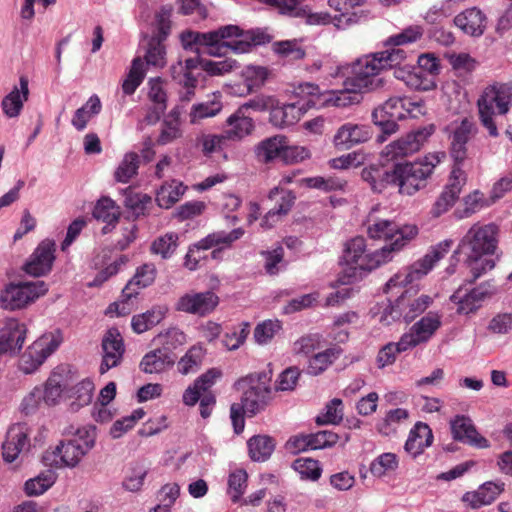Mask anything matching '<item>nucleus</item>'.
<instances>
[{
  "instance_id": "nucleus-57",
  "label": "nucleus",
  "mask_w": 512,
  "mask_h": 512,
  "mask_svg": "<svg viewBox=\"0 0 512 512\" xmlns=\"http://www.w3.org/2000/svg\"><path fill=\"white\" fill-rule=\"evenodd\" d=\"M398 468V458L394 453H383L370 464V472L376 477H383L387 472Z\"/></svg>"
},
{
  "instance_id": "nucleus-61",
  "label": "nucleus",
  "mask_w": 512,
  "mask_h": 512,
  "mask_svg": "<svg viewBox=\"0 0 512 512\" xmlns=\"http://www.w3.org/2000/svg\"><path fill=\"white\" fill-rule=\"evenodd\" d=\"M410 347H404L402 344V337L397 343L390 342L383 346L377 355V364L379 368L392 365L396 361V357L399 353L407 351Z\"/></svg>"
},
{
  "instance_id": "nucleus-29",
  "label": "nucleus",
  "mask_w": 512,
  "mask_h": 512,
  "mask_svg": "<svg viewBox=\"0 0 512 512\" xmlns=\"http://www.w3.org/2000/svg\"><path fill=\"white\" fill-rule=\"evenodd\" d=\"M19 84L20 88L14 87L13 90L3 98L1 103L3 113L9 118L18 117L24 102L28 99V79L25 76H21Z\"/></svg>"
},
{
  "instance_id": "nucleus-45",
  "label": "nucleus",
  "mask_w": 512,
  "mask_h": 512,
  "mask_svg": "<svg viewBox=\"0 0 512 512\" xmlns=\"http://www.w3.org/2000/svg\"><path fill=\"white\" fill-rule=\"evenodd\" d=\"M119 215V208L115 205V202L108 197H103L98 200L93 210V216L96 219L107 223V225L102 229L104 234L110 231L109 225L115 223L118 220Z\"/></svg>"
},
{
  "instance_id": "nucleus-6",
  "label": "nucleus",
  "mask_w": 512,
  "mask_h": 512,
  "mask_svg": "<svg viewBox=\"0 0 512 512\" xmlns=\"http://www.w3.org/2000/svg\"><path fill=\"white\" fill-rule=\"evenodd\" d=\"M512 106V86L508 83L495 82L486 86L477 100L478 116L481 125L491 137H498L499 132L495 116L506 115Z\"/></svg>"
},
{
  "instance_id": "nucleus-40",
  "label": "nucleus",
  "mask_w": 512,
  "mask_h": 512,
  "mask_svg": "<svg viewBox=\"0 0 512 512\" xmlns=\"http://www.w3.org/2000/svg\"><path fill=\"white\" fill-rule=\"evenodd\" d=\"M166 306H154L145 313L133 316L131 326L134 332L141 334L159 324L166 316Z\"/></svg>"
},
{
  "instance_id": "nucleus-63",
  "label": "nucleus",
  "mask_w": 512,
  "mask_h": 512,
  "mask_svg": "<svg viewBox=\"0 0 512 512\" xmlns=\"http://www.w3.org/2000/svg\"><path fill=\"white\" fill-rule=\"evenodd\" d=\"M145 415L143 409H136L131 415L123 417L114 422L110 429V434L114 439L120 438L128 430L132 429L136 422L142 419Z\"/></svg>"
},
{
  "instance_id": "nucleus-3",
  "label": "nucleus",
  "mask_w": 512,
  "mask_h": 512,
  "mask_svg": "<svg viewBox=\"0 0 512 512\" xmlns=\"http://www.w3.org/2000/svg\"><path fill=\"white\" fill-rule=\"evenodd\" d=\"M499 229L493 223H474L460 239L455 254L464 256V263L476 281L495 267L492 255L498 245Z\"/></svg>"
},
{
  "instance_id": "nucleus-21",
  "label": "nucleus",
  "mask_w": 512,
  "mask_h": 512,
  "mask_svg": "<svg viewBox=\"0 0 512 512\" xmlns=\"http://www.w3.org/2000/svg\"><path fill=\"white\" fill-rule=\"evenodd\" d=\"M30 433L31 429L25 423H17L9 428L6 440L2 445V455L6 462L15 461L21 453L29 449Z\"/></svg>"
},
{
  "instance_id": "nucleus-35",
  "label": "nucleus",
  "mask_w": 512,
  "mask_h": 512,
  "mask_svg": "<svg viewBox=\"0 0 512 512\" xmlns=\"http://www.w3.org/2000/svg\"><path fill=\"white\" fill-rule=\"evenodd\" d=\"M361 177L374 191L381 192L388 185H395V167L392 170L371 165L361 172Z\"/></svg>"
},
{
  "instance_id": "nucleus-11",
  "label": "nucleus",
  "mask_w": 512,
  "mask_h": 512,
  "mask_svg": "<svg viewBox=\"0 0 512 512\" xmlns=\"http://www.w3.org/2000/svg\"><path fill=\"white\" fill-rule=\"evenodd\" d=\"M63 341L59 330L48 332L35 340L20 359V370L25 374L35 372L54 353Z\"/></svg>"
},
{
  "instance_id": "nucleus-8",
  "label": "nucleus",
  "mask_w": 512,
  "mask_h": 512,
  "mask_svg": "<svg viewBox=\"0 0 512 512\" xmlns=\"http://www.w3.org/2000/svg\"><path fill=\"white\" fill-rule=\"evenodd\" d=\"M385 250H366V242L363 237H355L347 242L343 259L347 265L346 273L355 279L362 278L364 274L386 264Z\"/></svg>"
},
{
  "instance_id": "nucleus-23",
  "label": "nucleus",
  "mask_w": 512,
  "mask_h": 512,
  "mask_svg": "<svg viewBox=\"0 0 512 512\" xmlns=\"http://www.w3.org/2000/svg\"><path fill=\"white\" fill-rule=\"evenodd\" d=\"M27 328L15 318L5 321L0 330V354L16 355L20 352L26 339Z\"/></svg>"
},
{
  "instance_id": "nucleus-19",
  "label": "nucleus",
  "mask_w": 512,
  "mask_h": 512,
  "mask_svg": "<svg viewBox=\"0 0 512 512\" xmlns=\"http://www.w3.org/2000/svg\"><path fill=\"white\" fill-rule=\"evenodd\" d=\"M441 316L435 312H429L419 321L415 322L409 332L402 335L404 347H416L426 343L441 327Z\"/></svg>"
},
{
  "instance_id": "nucleus-49",
  "label": "nucleus",
  "mask_w": 512,
  "mask_h": 512,
  "mask_svg": "<svg viewBox=\"0 0 512 512\" xmlns=\"http://www.w3.org/2000/svg\"><path fill=\"white\" fill-rule=\"evenodd\" d=\"M66 388L65 378L58 372H53L45 383V387L42 388L44 393L43 401L51 406L55 405L61 397L62 392Z\"/></svg>"
},
{
  "instance_id": "nucleus-34",
  "label": "nucleus",
  "mask_w": 512,
  "mask_h": 512,
  "mask_svg": "<svg viewBox=\"0 0 512 512\" xmlns=\"http://www.w3.org/2000/svg\"><path fill=\"white\" fill-rule=\"evenodd\" d=\"M223 108L220 93H213L206 101L193 104L188 114L191 124L200 123L202 120L218 115Z\"/></svg>"
},
{
  "instance_id": "nucleus-27",
  "label": "nucleus",
  "mask_w": 512,
  "mask_h": 512,
  "mask_svg": "<svg viewBox=\"0 0 512 512\" xmlns=\"http://www.w3.org/2000/svg\"><path fill=\"white\" fill-rule=\"evenodd\" d=\"M370 138V131L364 125L353 123L343 124L334 135V144L340 149H349L357 144L366 142Z\"/></svg>"
},
{
  "instance_id": "nucleus-43",
  "label": "nucleus",
  "mask_w": 512,
  "mask_h": 512,
  "mask_svg": "<svg viewBox=\"0 0 512 512\" xmlns=\"http://www.w3.org/2000/svg\"><path fill=\"white\" fill-rule=\"evenodd\" d=\"M247 445L250 458L257 462L268 460L275 449V441L267 435L253 436Z\"/></svg>"
},
{
  "instance_id": "nucleus-37",
  "label": "nucleus",
  "mask_w": 512,
  "mask_h": 512,
  "mask_svg": "<svg viewBox=\"0 0 512 512\" xmlns=\"http://www.w3.org/2000/svg\"><path fill=\"white\" fill-rule=\"evenodd\" d=\"M174 364V358L166 350L157 348L148 352L140 363L144 373H160Z\"/></svg>"
},
{
  "instance_id": "nucleus-33",
  "label": "nucleus",
  "mask_w": 512,
  "mask_h": 512,
  "mask_svg": "<svg viewBox=\"0 0 512 512\" xmlns=\"http://www.w3.org/2000/svg\"><path fill=\"white\" fill-rule=\"evenodd\" d=\"M285 136L275 135L260 141L254 147L256 159L261 163H271L282 157V151L285 147Z\"/></svg>"
},
{
  "instance_id": "nucleus-50",
  "label": "nucleus",
  "mask_w": 512,
  "mask_h": 512,
  "mask_svg": "<svg viewBox=\"0 0 512 512\" xmlns=\"http://www.w3.org/2000/svg\"><path fill=\"white\" fill-rule=\"evenodd\" d=\"M145 64L140 57L132 61L130 70L123 80L122 91L125 95H132L142 83L145 76Z\"/></svg>"
},
{
  "instance_id": "nucleus-5",
  "label": "nucleus",
  "mask_w": 512,
  "mask_h": 512,
  "mask_svg": "<svg viewBox=\"0 0 512 512\" xmlns=\"http://www.w3.org/2000/svg\"><path fill=\"white\" fill-rule=\"evenodd\" d=\"M66 435H71L74 438L60 442L52 452H46L44 455L45 461H50V464L75 467L80 460L86 455L95 445L96 441V428L95 426H84L75 429L69 426L64 430Z\"/></svg>"
},
{
  "instance_id": "nucleus-22",
  "label": "nucleus",
  "mask_w": 512,
  "mask_h": 512,
  "mask_svg": "<svg viewBox=\"0 0 512 512\" xmlns=\"http://www.w3.org/2000/svg\"><path fill=\"white\" fill-rule=\"evenodd\" d=\"M55 250L54 241L49 239L41 241L25 264L26 273L39 277L50 272L55 260Z\"/></svg>"
},
{
  "instance_id": "nucleus-44",
  "label": "nucleus",
  "mask_w": 512,
  "mask_h": 512,
  "mask_svg": "<svg viewBox=\"0 0 512 512\" xmlns=\"http://www.w3.org/2000/svg\"><path fill=\"white\" fill-rule=\"evenodd\" d=\"M342 353L339 347H331L325 351L319 352L309 359L307 372L310 375L317 376L323 373Z\"/></svg>"
},
{
  "instance_id": "nucleus-46",
  "label": "nucleus",
  "mask_w": 512,
  "mask_h": 512,
  "mask_svg": "<svg viewBox=\"0 0 512 512\" xmlns=\"http://www.w3.org/2000/svg\"><path fill=\"white\" fill-rule=\"evenodd\" d=\"M299 185L306 186L308 188L319 189L324 192H332L344 191L347 186V181L336 176H315L301 179L299 181Z\"/></svg>"
},
{
  "instance_id": "nucleus-25",
  "label": "nucleus",
  "mask_w": 512,
  "mask_h": 512,
  "mask_svg": "<svg viewBox=\"0 0 512 512\" xmlns=\"http://www.w3.org/2000/svg\"><path fill=\"white\" fill-rule=\"evenodd\" d=\"M454 24L465 34L473 37L483 35L486 26V15L477 7L465 9L455 16Z\"/></svg>"
},
{
  "instance_id": "nucleus-62",
  "label": "nucleus",
  "mask_w": 512,
  "mask_h": 512,
  "mask_svg": "<svg viewBox=\"0 0 512 512\" xmlns=\"http://www.w3.org/2000/svg\"><path fill=\"white\" fill-rule=\"evenodd\" d=\"M156 341L162 345L160 349L166 350L171 354L172 350L186 343V336L179 329L171 328L164 333H160Z\"/></svg>"
},
{
  "instance_id": "nucleus-59",
  "label": "nucleus",
  "mask_w": 512,
  "mask_h": 512,
  "mask_svg": "<svg viewBox=\"0 0 512 512\" xmlns=\"http://www.w3.org/2000/svg\"><path fill=\"white\" fill-rule=\"evenodd\" d=\"M148 65L163 67L166 64V49L159 37H152L145 54Z\"/></svg>"
},
{
  "instance_id": "nucleus-14",
  "label": "nucleus",
  "mask_w": 512,
  "mask_h": 512,
  "mask_svg": "<svg viewBox=\"0 0 512 512\" xmlns=\"http://www.w3.org/2000/svg\"><path fill=\"white\" fill-rule=\"evenodd\" d=\"M432 303L433 298L429 295L422 294L412 297L406 291L396 300L394 305L387 306L384 309L379 321L385 325H390L393 321L403 317L406 322H410L422 314Z\"/></svg>"
},
{
  "instance_id": "nucleus-41",
  "label": "nucleus",
  "mask_w": 512,
  "mask_h": 512,
  "mask_svg": "<svg viewBox=\"0 0 512 512\" xmlns=\"http://www.w3.org/2000/svg\"><path fill=\"white\" fill-rule=\"evenodd\" d=\"M94 383L86 378L74 385L69 390V398L72 399L69 409L71 412H77L80 408L91 403L94 393Z\"/></svg>"
},
{
  "instance_id": "nucleus-17",
  "label": "nucleus",
  "mask_w": 512,
  "mask_h": 512,
  "mask_svg": "<svg viewBox=\"0 0 512 512\" xmlns=\"http://www.w3.org/2000/svg\"><path fill=\"white\" fill-rule=\"evenodd\" d=\"M493 293L494 288L489 284H481L472 289L461 287L451 295L450 300L457 306V313L468 315L477 311Z\"/></svg>"
},
{
  "instance_id": "nucleus-47",
  "label": "nucleus",
  "mask_w": 512,
  "mask_h": 512,
  "mask_svg": "<svg viewBox=\"0 0 512 512\" xmlns=\"http://www.w3.org/2000/svg\"><path fill=\"white\" fill-rule=\"evenodd\" d=\"M406 98L391 97L382 105L374 109L372 118L386 116L396 120H402L407 117Z\"/></svg>"
},
{
  "instance_id": "nucleus-15",
  "label": "nucleus",
  "mask_w": 512,
  "mask_h": 512,
  "mask_svg": "<svg viewBox=\"0 0 512 512\" xmlns=\"http://www.w3.org/2000/svg\"><path fill=\"white\" fill-rule=\"evenodd\" d=\"M219 304V297L212 291H190L181 295L175 303V310L187 314L205 317Z\"/></svg>"
},
{
  "instance_id": "nucleus-4",
  "label": "nucleus",
  "mask_w": 512,
  "mask_h": 512,
  "mask_svg": "<svg viewBox=\"0 0 512 512\" xmlns=\"http://www.w3.org/2000/svg\"><path fill=\"white\" fill-rule=\"evenodd\" d=\"M386 209L379 205L373 207L364 221L366 233L370 239L385 243L379 250H385L388 256L386 263L390 262L396 253L401 251L418 235V228L413 224L398 225L384 216Z\"/></svg>"
},
{
  "instance_id": "nucleus-2",
  "label": "nucleus",
  "mask_w": 512,
  "mask_h": 512,
  "mask_svg": "<svg viewBox=\"0 0 512 512\" xmlns=\"http://www.w3.org/2000/svg\"><path fill=\"white\" fill-rule=\"evenodd\" d=\"M180 38L184 49L201 45L206 47L209 55L216 57L225 56L229 51L235 54L248 53L254 46L271 41V36L261 29L243 30L231 24L205 33L185 31Z\"/></svg>"
},
{
  "instance_id": "nucleus-36",
  "label": "nucleus",
  "mask_w": 512,
  "mask_h": 512,
  "mask_svg": "<svg viewBox=\"0 0 512 512\" xmlns=\"http://www.w3.org/2000/svg\"><path fill=\"white\" fill-rule=\"evenodd\" d=\"M200 63L201 59L199 57L180 58L170 66V75L181 86L188 83H198V79L193 72L200 67Z\"/></svg>"
},
{
  "instance_id": "nucleus-51",
  "label": "nucleus",
  "mask_w": 512,
  "mask_h": 512,
  "mask_svg": "<svg viewBox=\"0 0 512 512\" xmlns=\"http://www.w3.org/2000/svg\"><path fill=\"white\" fill-rule=\"evenodd\" d=\"M270 75L267 67L259 65H247L242 70L241 76L248 91L262 87Z\"/></svg>"
},
{
  "instance_id": "nucleus-55",
  "label": "nucleus",
  "mask_w": 512,
  "mask_h": 512,
  "mask_svg": "<svg viewBox=\"0 0 512 512\" xmlns=\"http://www.w3.org/2000/svg\"><path fill=\"white\" fill-rule=\"evenodd\" d=\"M281 328L282 325L279 320H264L256 325L253 334L254 340L259 345H266L272 341Z\"/></svg>"
},
{
  "instance_id": "nucleus-13",
  "label": "nucleus",
  "mask_w": 512,
  "mask_h": 512,
  "mask_svg": "<svg viewBox=\"0 0 512 512\" xmlns=\"http://www.w3.org/2000/svg\"><path fill=\"white\" fill-rule=\"evenodd\" d=\"M155 277L156 267L154 264L146 263L138 267L133 278L123 288L120 301L111 304L109 311L115 308L117 316H125L131 313L135 307L134 299L141 289L154 282Z\"/></svg>"
},
{
  "instance_id": "nucleus-31",
  "label": "nucleus",
  "mask_w": 512,
  "mask_h": 512,
  "mask_svg": "<svg viewBox=\"0 0 512 512\" xmlns=\"http://www.w3.org/2000/svg\"><path fill=\"white\" fill-rule=\"evenodd\" d=\"M243 235L244 230L242 228H236L230 232L216 231L200 240V247L207 250L218 247V249L211 252L212 258H218L222 249L230 247L233 242L240 239Z\"/></svg>"
},
{
  "instance_id": "nucleus-32",
  "label": "nucleus",
  "mask_w": 512,
  "mask_h": 512,
  "mask_svg": "<svg viewBox=\"0 0 512 512\" xmlns=\"http://www.w3.org/2000/svg\"><path fill=\"white\" fill-rule=\"evenodd\" d=\"M306 108L300 103L273 105L270 120L277 127L290 126L297 123L305 114Z\"/></svg>"
},
{
  "instance_id": "nucleus-16",
  "label": "nucleus",
  "mask_w": 512,
  "mask_h": 512,
  "mask_svg": "<svg viewBox=\"0 0 512 512\" xmlns=\"http://www.w3.org/2000/svg\"><path fill=\"white\" fill-rule=\"evenodd\" d=\"M432 132V128H423L411 132L386 145L381 152V156L385 158L386 161H392L399 157L411 155L420 150L421 146Z\"/></svg>"
},
{
  "instance_id": "nucleus-52",
  "label": "nucleus",
  "mask_w": 512,
  "mask_h": 512,
  "mask_svg": "<svg viewBox=\"0 0 512 512\" xmlns=\"http://www.w3.org/2000/svg\"><path fill=\"white\" fill-rule=\"evenodd\" d=\"M149 91L148 96L149 99L154 103V120H158L160 115L166 109V101L167 96L166 92L163 88V82L160 78H152L148 82Z\"/></svg>"
},
{
  "instance_id": "nucleus-30",
  "label": "nucleus",
  "mask_w": 512,
  "mask_h": 512,
  "mask_svg": "<svg viewBox=\"0 0 512 512\" xmlns=\"http://www.w3.org/2000/svg\"><path fill=\"white\" fill-rule=\"evenodd\" d=\"M432 442L433 434L430 427L426 423L418 422L409 433L405 443V451L411 456L417 457L427 447L431 446Z\"/></svg>"
},
{
  "instance_id": "nucleus-26",
  "label": "nucleus",
  "mask_w": 512,
  "mask_h": 512,
  "mask_svg": "<svg viewBox=\"0 0 512 512\" xmlns=\"http://www.w3.org/2000/svg\"><path fill=\"white\" fill-rule=\"evenodd\" d=\"M269 199L275 201V206L267 212L261 223L267 228L272 227L280 216L286 215L291 210L295 196L291 191L275 187L269 192Z\"/></svg>"
},
{
  "instance_id": "nucleus-9",
  "label": "nucleus",
  "mask_w": 512,
  "mask_h": 512,
  "mask_svg": "<svg viewBox=\"0 0 512 512\" xmlns=\"http://www.w3.org/2000/svg\"><path fill=\"white\" fill-rule=\"evenodd\" d=\"M271 375L269 372L251 374L237 382L239 389L243 390L240 406L249 416L262 411L269 401Z\"/></svg>"
},
{
  "instance_id": "nucleus-42",
  "label": "nucleus",
  "mask_w": 512,
  "mask_h": 512,
  "mask_svg": "<svg viewBox=\"0 0 512 512\" xmlns=\"http://www.w3.org/2000/svg\"><path fill=\"white\" fill-rule=\"evenodd\" d=\"M101 108L102 105L99 97L92 95L83 106L75 111L71 120L72 126L77 131H83L87 127L88 122L100 113Z\"/></svg>"
},
{
  "instance_id": "nucleus-24",
  "label": "nucleus",
  "mask_w": 512,
  "mask_h": 512,
  "mask_svg": "<svg viewBox=\"0 0 512 512\" xmlns=\"http://www.w3.org/2000/svg\"><path fill=\"white\" fill-rule=\"evenodd\" d=\"M450 425L454 439L481 449L490 446L489 441L477 432L469 417L457 415Z\"/></svg>"
},
{
  "instance_id": "nucleus-48",
  "label": "nucleus",
  "mask_w": 512,
  "mask_h": 512,
  "mask_svg": "<svg viewBox=\"0 0 512 512\" xmlns=\"http://www.w3.org/2000/svg\"><path fill=\"white\" fill-rule=\"evenodd\" d=\"M328 4L330 8L340 12L339 15L333 17L334 25L337 28H345L346 26L359 22L361 18L365 17L363 11L350 12L346 1L329 0Z\"/></svg>"
},
{
  "instance_id": "nucleus-12",
  "label": "nucleus",
  "mask_w": 512,
  "mask_h": 512,
  "mask_svg": "<svg viewBox=\"0 0 512 512\" xmlns=\"http://www.w3.org/2000/svg\"><path fill=\"white\" fill-rule=\"evenodd\" d=\"M47 291L44 281L11 283L0 293V307L8 311L23 309Z\"/></svg>"
},
{
  "instance_id": "nucleus-54",
  "label": "nucleus",
  "mask_w": 512,
  "mask_h": 512,
  "mask_svg": "<svg viewBox=\"0 0 512 512\" xmlns=\"http://www.w3.org/2000/svg\"><path fill=\"white\" fill-rule=\"evenodd\" d=\"M139 168V157L136 153H127L117 167L114 176L116 181L127 183L137 174Z\"/></svg>"
},
{
  "instance_id": "nucleus-64",
  "label": "nucleus",
  "mask_w": 512,
  "mask_h": 512,
  "mask_svg": "<svg viewBox=\"0 0 512 512\" xmlns=\"http://www.w3.org/2000/svg\"><path fill=\"white\" fill-rule=\"evenodd\" d=\"M249 324L243 322L238 328L226 333L223 337V345L230 351H235L240 348L246 341L249 335Z\"/></svg>"
},
{
  "instance_id": "nucleus-60",
  "label": "nucleus",
  "mask_w": 512,
  "mask_h": 512,
  "mask_svg": "<svg viewBox=\"0 0 512 512\" xmlns=\"http://www.w3.org/2000/svg\"><path fill=\"white\" fill-rule=\"evenodd\" d=\"M272 49L279 56L290 60H299L305 56L304 49L296 39L275 42Z\"/></svg>"
},
{
  "instance_id": "nucleus-53",
  "label": "nucleus",
  "mask_w": 512,
  "mask_h": 512,
  "mask_svg": "<svg viewBox=\"0 0 512 512\" xmlns=\"http://www.w3.org/2000/svg\"><path fill=\"white\" fill-rule=\"evenodd\" d=\"M204 351L200 346L191 347L178 362V371L182 375L196 372L203 360Z\"/></svg>"
},
{
  "instance_id": "nucleus-56",
  "label": "nucleus",
  "mask_w": 512,
  "mask_h": 512,
  "mask_svg": "<svg viewBox=\"0 0 512 512\" xmlns=\"http://www.w3.org/2000/svg\"><path fill=\"white\" fill-rule=\"evenodd\" d=\"M178 246V235L176 233H166L154 240L151 245V251L160 255L163 259L171 257Z\"/></svg>"
},
{
  "instance_id": "nucleus-1",
  "label": "nucleus",
  "mask_w": 512,
  "mask_h": 512,
  "mask_svg": "<svg viewBox=\"0 0 512 512\" xmlns=\"http://www.w3.org/2000/svg\"><path fill=\"white\" fill-rule=\"evenodd\" d=\"M405 50L399 47L365 55L357 59L351 69V76L344 82V89L323 94V104L332 107H347L360 101V93L383 86L379 74L387 69L404 64Z\"/></svg>"
},
{
  "instance_id": "nucleus-38",
  "label": "nucleus",
  "mask_w": 512,
  "mask_h": 512,
  "mask_svg": "<svg viewBox=\"0 0 512 512\" xmlns=\"http://www.w3.org/2000/svg\"><path fill=\"white\" fill-rule=\"evenodd\" d=\"M501 491V485L487 482L480 486L475 492L466 493L463 500L468 502L472 508H479L491 504Z\"/></svg>"
},
{
  "instance_id": "nucleus-28",
  "label": "nucleus",
  "mask_w": 512,
  "mask_h": 512,
  "mask_svg": "<svg viewBox=\"0 0 512 512\" xmlns=\"http://www.w3.org/2000/svg\"><path fill=\"white\" fill-rule=\"evenodd\" d=\"M226 123L229 128L224 131V134L229 141L244 139L253 132L255 127L253 119L239 108L227 118Z\"/></svg>"
},
{
  "instance_id": "nucleus-7",
  "label": "nucleus",
  "mask_w": 512,
  "mask_h": 512,
  "mask_svg": "<svg viewBox=\"0 0 512 512\" xmlns=\"http://www.w3.org/2000/svg\"><path fill=\"white\" fill-rule=\"evenodd\" d=\"M445 158L444 152L430 153L422 160L395 165V186L404 195H414L424 188L434 168Z\"/></svg>"
},
{
  "instance_id": "nucleus-18",
  "label": "nucleus",
  "mask_w": 512,
  "mask_h": 512,
  "mask_svg": "<svg viewBox=\"0 0 512 512\" xmlns=\"http://www.w3.org/2000/svg\"><path fill=\"white\" fill-rule=\"evenodd\" d=\"M478 133V128L471 119L464 118L456 124L449 135L450 154L455 163L462 164L468 157V142Z\"/></svg>"
},
{
  "instance_id": "nucleus-39",
  "label": "nucleus",
  "mask_w": 512,
  "mask_h": 512,
  "mask_svg": "<svg viewBox=\"0 0 512 512\" xmlns=\"http://www.w3.org/2000/svg\"><path fill=\"white\" fill-rule=\"evenodd\" d=\"M186 191V186L178 180H171L163 183L156 193V202L164 209L171 208L177 203Z\"/></svg>"
},
{
  "instance_id": "nucleus-10",
  "label": "nucleus",
  "mask_w": 512,
  "mask_h": 512,
  "mask_svg": "<svg viewBox=\"0 0 512 512\" xmlns=\"http://www.w3.org/2000/svg\"><path fill=\"white\" fill-rule=\"evenodd\" d=\"M453 240L446 239L432 246L419 260L409 266L404 272L394 275L386 284L387 289L405 286L426 276L451 249Z\"/></svg>"
},
{
  "instance_id": "nucleus-58",
  "label": "nucleus",
  "mask_w": 512,
  "mask_h": 512,
  "mask_svg": "<svg viewBox=\"0 0 512 512\" xmlns=\"http://www.w3.org/2000/svg\"><path fill=\"white\" fill-rule=\"evenodd\" d=\"M124 205L130 209L135 215H143L147 206L151 204L152 199L149 195L143 193H136L131 189H126L124 192Z\"/></svg>"
},
{
  "instance_id": "nucleus-20",
  "label": "nucleus",
  "mask_w": 512,
  "mask_h": 512,
  "mask_svg": "<svg viewBox=\"0 0 512 512\" xmlns=\"http://www.w3.org/2000/svg\"><path fill=\"white\" fill-rule=\"evenodd\" d=\"M102 363L100 373L104 374L109 369L117 367L123 358L125 347L123 338L116 328H110L102 338Z\"/></svg>"
}]
</instances>
